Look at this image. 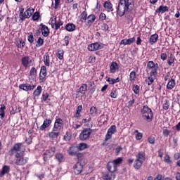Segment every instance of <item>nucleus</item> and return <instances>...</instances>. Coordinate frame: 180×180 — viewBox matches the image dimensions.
<instances>
[{"mask_svg": "<svg viewBox=\"0 0 180 180\" xmlns=\"http://www.w3.org/2000/svg\"><path fill=\"white\" fill-rule=\"evenodd\" d=\"M22 108L20 107H13V110L11 112V115H15V113H20Z\"/></svg>", "mask_w": 180, "mask_h": 180, "instance_id": "obj_42", "label": "nucleus"}, {"mask_svg": "<svg viewBox=\"0 0 180 180\" xmlns=\"http://www.w3.org/2000/svg\"><path fill=\"white\" fill-rule=\"evenodd\" d=\"M43 156V160L45 162H47V161L51 158V155H49L47 152H45Z\"/></svg>", "mask_w": 180, "mask_h": 180, "instance_id": "obj_44", "label": "nucleus"}, {"mask_svg": "<svg viewBox=\"0 0 180 180\" xmlns=\"http://www.w3.org/2000/svg\"><path fill=\"white\" fill-rule=\"evenodd\" d=\"M57 57L59 60H63L64 58V51L58 50Z\"/></svg>", "mask_w": 180, "mask_h": 180, "instance_id": "obj_47", "label": "nucleus"}, {"mask_svg": "<svg viewBox=\"0 0 180 180\" xmlns=\"http://www.w3.org/2000/svg\"><path fill=\"white\" fill-rule=\"evenodd\" d=\"M112 162L114 165H115V167H117V165H120V164L123 162V158H118L114 160Z\"/></svg>", "mask_w": 180, "mask_h": 180, "instance_id": "obj_39", "label": "nucleus"}, {"mask_svg": "<svg viewBox=\"0 0 180 180\" xmlns=\"http://www.w3.org/2000/svg\"><path fill=\"white\" fill-rule=\"evenodd\" d=\"M134 133L135 134L136 133V140H141L143 139V133L139 132V130H137V129H136L134 131Z\"/></svg>", "mask_w": 180, "mask_h": 180, "instance_id": "obj_43", "label": "nucleus"}, {"mask_svg": "<svg viewBox=\"0 0 180 180\" xmlns=\"http://www.w3.org/2000/svg\"><path fill=\"white\" fill-rule=\"evenodd\" d=\"M125 6H127V12L131 11V10L134 8V0H122Z\"/></svg>", "mask_w": 180, "mask_h": 180, "instance_id": "obj_9", "label": "nucleus"}, {"mask_svg": "<svg viewBox=\"0 0 180 180\" xmlns=\"http://www.w3.org/2000/svg\"><path fill=\"white\" fill-rule=\"evenodd\" d=\"M103 6L105 9H106L107 12H113V5L112 4V3H110V1H106L103 4Z\"/></svg>", "mask_w": 180, "mask_h": 180, "instance_id": "obj_22", "label": "nucleus"}, {"mask_svg": "<svg viewBox=\"0 0 180 180\" xmlns=\"http://www.w3.org/2000/svg\"><path fill=\"white\" fill-rule=\"evenodd\" d=\"M78 151H79L78 149V146H72L68 148V153L69 155L75 156L77 155Z\"/></svg>", "mask_w": 180, "mask_h": 180, "instance_id": "obj_11", "label": "nucleus"}, {"mask_svg": "<svg viewBox=\"0 0 180 180\" xmlns=\"http://www.w3.org/2000/svg\"><path fill=\"white\" fill-rule=\"evenodd\" d=\"M169 8L165 6H160L158 9L155 10L156 13H165V12H168Z\"/></svg>", "mask_w": 180, "mask_h": 180, "instance_id": "obj_24", "label": "nucleus"}, {"mask_svg": "<svg viewBox=\"0 0 180 180\" xmlns=\"http://www.w3.org/2000/svg\"><path fill=\"white\" fill-rule=\"evenodd\" d=\"M136 41V37L129 38L128 39H122L120 41V44H123L124 46L130 45L132 43H134Z\"/></svg>", "mask_w": 180, "mask_h": 180, "instance_id": "obj_17", "label": "nucleus"}, {"mask_svg": "<svg viewBox=\"0 0 180 180\" xmlns=\"http://www.w3.org/2000/svg\"><path fill=\"white\" fill-rule=\"evenodd\" d=\"M87 90H88V84H82L80 88L78 89V92L82 94V95H85Z\"/></svg>", "mask_w": 180, "mask_h": 180, "instance_id": "obj_28", "label": "nucleus"}, {"mask_svg": "<svg viewBox=\"0 0 180 180\" xmlns=\"http://www.w3.org/2000/svg\"><path fill=\"white\" fill-rule=\"evenodd\" d=\"M117 70H119V65L116 62L111 63V65L110 66V72L111 74H115Z\"/></svg>", "mask_w": 180, "mask_h": 180, "instance_id": "obj_23", "label": "nucleus"}, {"mask_svg": "<svg viewBox=\"0 0 180 180\" xmlns=\"http://www.w3.org/2000/svg\"><path fill=\"white\" fill-rule=\"evenodd\" d=\"M164 162L169 165L172 164V160H171V157L169 156V155H165L164 158Z\"/></svg>", "mask_w": 180, "mask_h": 180, "instance_id": "obj_40", "label": "nucleus"}, {"mask_svg": "<svg viewBox=\"0 0 180 180\" xmlns=\"http://www.w3.org/2000/svg\"><path fill=\"white\" fill-rule=\"evenodd\" d=\"M30 75H36L37 74V70H36V68H32L30 71Z\"/></svg>", "mask_w": 180, "mask_h": 180, "instance_id": "obj_62", "label": "nucleus"}, {"mask_svg": "<svg viewBox=\"0 0 180 180\" xmlns=\"http://www.w3.org/2000/svg\"><path fill=\"white\" fill-rule=\"evenodd\" d=\"M19 88L20 89H22V91H25L26 92H27V91H33V89H34V88H36V86L30 85L27 83L25 84H20Z\"/></svg>", "mask_w": 180, "mask_h": 180, "instance_id": "obj_10", "label": "nucleus"}, {"mask_svg": "<svg viewBox=\"0 0 180 180\" xmlns=\"http://www.w3.org/2000/svg\"><path fill=\"white\" fill-rule=\"evenodd\" d=\"M143 161L137 160V159H136L134 162V168H135V169H140L141 165H143Z\"/></svg>", "mask_w": 180, "mask_h": 180, "instance_id": "obj_34", "label": "nucleus"}, {"mask_svg": "<svg viewBox=\"0 0 180 180\" xmlns=\"http://www.w3.org/2000/svg\"><path fill=\"white\" fill-rule=\"evenodd\" d=\"M163 109L165 110H168V109H169V101H168V100L165 101V103H163Z\"/></svg>", "mask_w": 180, "mask_h": 180, "instance_id": "obj_51", "label": "nucleus"}, {"mask_svg": "<svg viewBox=\"0 0 180 180\" xmlns=\"http://www.w3.org/2000/svg\"><path fill=\"white\" fill-rule=\"evenodd\" d=\"M142 113V117L144 120H146L148 123L153 122V117H154V114L153 113V110L148 107V105H143L141 110Z\"/></svg>", "mask_w": 180, "mask_h": 180, "instance_id": "obj_2", "label": "nucleus"}, {"mask_svg": "<svg viewBox=\"0 0 180 180\" xmlns=\"http://www.w3.org/2000/svg\"><path fill=\"white\" fill-rule=\"evenodd\" d=\"M44 63L46 67H50V56L49 53H46L44 56Z\"/></svg>", "mask_w": 180, "mask_h": 180, "instance_id": "obj_36", "label": "nucleus"}, {"mask_svg": "<svg viewBox=\"0 0 180 180\" xmlns=\"http://www.w3.org/2000/svg\"><path fill=\"white\" fill-rule=\"evenodd\" d=\"M83 169L84 167H82V166H81L79 163H76L73 167L74 173L75 174V175H79V174L82 172Z\"/></svg>", "mask_w": 180, "mask_h": 180, "instance_id": "obj_16", "label": "nucleus"}, {"mask_svg": "<svg viewBox=\"0 0 180 180\" xmlns=\"http://www.w3.org/2000/svg\"><path fill=\"white\" fill-rule=\"evenodd\" d=\"M155 65H157V63H155L154 61L153 60L148 61L147 64V67L148 68H150V70L151 68H154Z\"/></svg>", "mask_w": 180, "mask_h": 180, "instance_id": "obj_48", "label": "nucleus"}, {"mask_svg": "<svg viewBox=\"0 0 180 180\" xmlns=\"http://www.w3.org/2000/svg\"><path fill=\"white\" fill-rule=\"evenodd\" d=\"M103 178L105 180H115V178H116V175L115 174V173L106 172L103 174Z\"/></svg>", "mask_w": 180, "mask_h": 180, "instance_id": "obj_19", "label": "nucleus"}, {"mask_svg": "<svg viewBox=\"0 0 180 180\" xmlns=\"http://www.w3.org/2000/svg\"><path fill=\"white\" fill-rule=\"evenodd\" d=\"M101 30H103V32H108L109 30V26L106 23H103L101 25Z\"/></svg>", "mask_w": 180, "mask_h": 180, "instance_id": "obj_57", "label": "nucleus"}, {"mask_svg": "<svg viewBox=\"0 0 180 180\" xmlns=\"http://www.w3.org/2000/svg\"><path fill=\"white\" fill-rule=\"evenodd\" d=\"M155 77H154V76H151L150 75L149 77H148V85L150 86V85H153V82H154V79Z\"/></svg>", "mask_w": 180, "mask_h": 180, "instance_id": "obj_54", "label": "nucleus"}, {"mask_svg": "<svg viewBox=\"0 0 180 180\" xmlns=\"http://www.w3.org/2000/svg\"><path fill=\"white\" fill-rule=\"evenodd\" d=\"M81 19H82L83 20H85V22H86L87 18H88V13H86V11H83L81 14Z\"/></svg>", "mask_w": 180, "mask_h": 180, "instance_id": "obj_55", "label": "nucleus"}, {"mask_svg": "<svg viewBox=\"0 0 180 180\" xmlns=\"http://www.w3.org/2000/svg\"><path fill=\"white\" fill-rule=\"evenodd\" d=\"M47 99H49V93H47V92L43 93L42 101H44V102H46V101H47Z\"/></svg>", "mask_w": 180, "mask_h": 180, "instance_id": "obj_61", "label": "nucleus"}, {"mask_svg": "<svg viewBox=\"0 0 180 180\" xmlns=\"http://www.w3.org/2000/svg\"><path fill=\"white\" fill-rule=\"evenodd\" d=\"M110 96L111 98L116 99V98H117V91H116V90L111 91Z\"/></svg>", "mask_w": 180, "mask_h": 180, "instance_id": "obj_60", "label": "nucleus"}, {"mask_svg": "<svg viewBox=\"0 0 180 180\" xmlns=\"http://www.w3.org/2000/svg\"><path fill=\"white\" fill-rule=\"evenodd\" d=\"M22 146H23V143H17L14 144L13 146L9 150L11 155H13L14 154L15 155H16L18 153H22V151H20V148H22Z\"/></svg>", "mask_w": 180, "mask_h": 180, "instance_id": "obj_5", "label": "nucleus"}, {"mask_svg": "<svg viewBox=\"0 0 180 180\" xmlns=\"http://www.w3.org/2000/svg\"><path fill=\"white\" fill-rule=\"evenodd\" d=\"M40 26H41L42 36H44V37H47L49 34H50V30H49V27L43 25V23L40 24Z\"/></svg>", "mask_w": 180, "mask_h": 180, "instance_id": "obj_18", "label": "nucleus"}, {"mask_svg": "<svg viewBox=\"0 0 180 180\" xmlns=\"http://www.w3.org/2000/svg\"><path fill=\"white\" fill-rule=\"evenodd\" d=\"M55 158L60 164V162H64V155H63V153H56Z\"/></svg>", "mask_w": 180, "mask_h": 180, "instance_id": "obj_33", "label": "nucleus"}, {"mask_svg": "<svg viewBox=\"0 0 180 180\" xmlns=\"http://www.w3.org/2000/svg\"><path fill=\"white\" fill-rule=\"evenodd\" d=\"M63 25H64V22L61 21V20H59V21L56 24V27H55L56 30H58L60 29V26H63Z\"/></svg>", "mask_w": 180, "mask_h": 180, "instance_id": "obj_53", "label": "nucleus"}, {"mask_svg": "<svg viewBox=\"0 0 180 180\" xmlns=\"http://www.w3.org/2000/svg\"><path fill=\"white\" fill-rule=\"evenodd\" d=\"M46 75H47V69L46 68V66H41L40 74H39V80L40 81H45L46 80Z\"/></svg>", "mask_w": 180, "mask_h": 180, "instance_id": "obj_12", "label": "nucleus"}, {"mask_svg": "<svg viewBox=\"0 0 180 180\" xmlns=\"http://www.w3.org/2000/svg\"><path fill=\"white\" fill-rule=\"evenodd\" d=\"M9 172H11V167L8 165H4L3 166L2 169L0 172V176L2 177L4 175H6V174H9Z\"/></svg>", "mask_w": 180, "mask_h": 180, "instance_id": "obj_21", "label": "nucleus"}, {"mask_svg": "<svg viewBox=\"0 0 180 180\" xmlns=\"http://www.w3.org/2000/svg\"><path fill=\"white\" fill-rule=\"evenodd\" d=\"M91 134H92V129L89 128H86L82 131L79 134V139L82 141H85V140H88Z\"/></svg>", "mask_w": 180, "mask_h": 180, "instance_id": "obj_3", "label": "nucleus"}, {"mask_svg": "<svg viewBox=\"0 0 180 180\" xmlns=\"http://www.w3.org/2000/svg\"><path fill=\"white\" fill-rule=\"evenodd\" d=\"M59 135H60V131H53L48 134L49 137H50L51 139H57V137H58Z\"/></svg>", "mask_w": 180, "mask_h": 180, "instance_id": "obj_35", "label": "nucleus"}, {"mask_svg": "<svg viewBox=\"0 0 180 180\" xmlns=\"http://www.w3.org/2000/svg\"><path fill=\"white\" fill-rule=\"evenodd\" d=\"M162 133L165 137H168V136H169V133H171V131L167 129H163Z\"/></svg>", "mask_w": 180, "mask_h": 180, "instance_id": "obj_63", "label": "nucleus"}, {"mask_svg": "<svg viewBox=\"0 0 180 180\" xmlns=\"http://www.w3.org/2000/svg\"><path fill=\"white\" fill-rule=\"evenodd\" d=\"M77 164H79V165H81V167L84 168V167H85V165H86V160H85L84 158L80 159L79 160H78Z\"/></svg>", "mask_w": 180, "mask_h": 180, "instance_id": "obj_46", "label": "nucleus"}, {"mask_svg": "<svg viewBox=\"0 0 180 180\" xmlns=\"http://www.w3.org/2000/svg\"><path fill=\"white\" fill-rule=\"evenodd\" d=\"M107 169L109 172L115 173L117 171V166L115 165L112 162H108L107 164Z\"/></svg>", "mask_w": 180, "mask_h": 180, "instance_id": "obj_14", "label": "nucleus"}, {"mask_svg": "<svg viewBox=\"0 0 180 180\" xmlns=\"http://www.w3.org/2000/svg\"><path fill=\"white\" fill-rule=\"evenodd\" d=\"M99 49H102V46L98 43H93L88 46V50H89V51H96V50H99Z\"/></svg>", "mask_w": 180, "mask_h": 180, "instance_id": "obj_15", "label": "nucleus"}, {"mask_svg": "<svg viewBox=\"0 0 180 180\" xmlns=\"http://www.w3.org/2000/svg\"><path fill=\"white\" fill-rule=\"evenodd\" d=\"M27 40L30 44L34 43V37L33 36V32H29L27 34Z\"/></svg>", "mask_w": 180, "mask_h": 180, "instance_id": "obj_37", "label": "nucleus"}, {"mask_svg": "<svg viewBox=\"0 0 180 180\" xmlns=\"http://www.w3.org/2000/svg\"><path fill=\"white\" fill-rule=\"evenodd\" d=\"M76 157L78 161H79V160H82L84 158V153H77L76 154Z\"/></svg>", "mask_w": 180, "mask_h": 180, "instance_id": "obj_59", "label": "nucleus"}, {"mask_svg": "<svg viewBox=\"0 0 180 180\" xmlns=\"http://www.w3.org/2000/svg\"><path fill=\"white\" fill-rule=\"evenodd\" d=\"M136 157L138 161H142V162L146 161V153L144 152H139Z\"/></svg>", "mask_w": 180, "mask_h": 180, "instance_id": "obj_25", "label": "nucleus"}, {"mask_svg": "<svg viewBox=\"0 0 180 180\" xmlns=\"http://www.w3.org/2000/svg\"><path fill=\"white\" fill-rule=\"evenodd\" d=\"M174 58H172V55H171L168 58L167 63L169 64V65H172V64H174Z\"/></svg>", "mask_w": 180, "mask_h": 180, "instance_id": "obj_58", "label": "nucleus"}, {"mask_svg": "<svg viewBox=\"0 0 180 180\" xmlns=\"http://www.w3.org/2000/svg\"><path fill=\"white\" fill-rule=\"evenodd\" d=\"M133 91L136 95H139L140 93V86L139 85H134Z\"/></svg>", "mask_w": 180, "mask_h": 180, "instance_id": "obj_49", "label": "nucleus"}, {"mask_svg": "<svg viewBox=\"0 0 180 180\" xmlns=\"http://www.w3.org/2000/svg\"><path fill=\"white\" fill-rule=\"evenodd\" d=\"M126 12H127V7L123 3L122 0H120L117 6V15L122 18V16H124Z\"/></svg>", "mask_w": 180, "mask_h": 180, "instance_id": "obj_4", "label": "nucleus"}, {"mask_svg": "<svg viewBox=\"0 0 180 180\" xmlns=\"http://www.w3.org/2000/svg\"><path fill=\"white\" fill-rule=\"evenodd\" d=\"M24 13L25 16L22 15V18H21L22 21L25 20V19H29V18H30V16H32V15L33 14L30 8L27 9L26 11L24 12Z\"/></svg>", "mask_w": 180, "mask_h": 180, "instance_id": "obj_30", "label": "nucleus"}, {"mask_svg": "<svg viewBox=\"0 0 180 180\" xmlns=\"http://www.w3.org/2000/svg\"><path fill=\"white\" fill-rule=\"evenodd\" d=\"M129 79L131 82L136 81V72L134 71L131 72L129 75Z\"/></svg>", "mask_w": 180, "mask_h": 180, "instance_id": "obj_50", "label": "nucleus"}, {"mask_svg": "<svg viewBox=\"0 0 180 180\" xmlns=\"http://www.w3.org/2000/svg\"><path fill=\"white\" fill-rule=\"evenodd\" d=\"M148 141L150 144H155V137L150 136L148 138Z\"/></svg>", "mask_w": 180, "mask_h": 180, "instance_id": "obj_56", "label": "nucleus"}, {"mask_svg": "<svg viewBox=\"0 0 180 180\" xmlns=\"http://www.w3.org/2000/svg\"><path fill=\"white\" fill-rule=\"evenodd\" d=\"M41 86L39 85L37 89L34 91L33 92V99L36 100L37 99V98H39V96H40V94H41Z\"/></svg>", "mask_w": 180, "mask_h": 180, "instance_id": "obj_20", "label": "nucleus"}, {"mask_svg": "<svg viewBox=\"0 0 180 180\" xmlns=\"http://www.w3.org/2000/svg\"><path fill=\"white\" fill-rule=\"evenodd\" d=\"M63 119L58 118L56 120L54 126H53V131H60L61 130V126H63Z\"/></svg>", "mask_w": 180, "mask_h": 180, "instance_id": "obj_8", "label": "nucleus"}, {"mask_svg": "<svg viewBox=\"0 0 180 180\" xmlns=\"http://www.w3.org/2000/svg\"><path fill=\"white\" fill-rule=\"evenodd\" d=\"M44 44V39H43L41 37H39L37 41L36 47H41Z\"/></svg>", "mask_w": 180, "mask_h": 180, "instance_id": "obj_41", "label": "nucleus"}, {"mask_svg": "<svg viewBox=\"0 0 180 180\" xmlns=\"http://www.w3.org/2000/svg\"><path fill=\"white\" fill-rule=\"evenodd\" d=\"M39 18H40V13L39 12H35L33 15H32V20H39Z\"/></svg>", "mask_w": 180, "mask_h": 180, "instance_id": "obj_52", "label": "nucleus"}, {"mask_svg": "<svg viewBox=\"0 0 180 180\" xmlns=\"http://www.w3.org/2000/svg\"><path fill=\"white\" fill-rule=\"evenodd\" d=\"M76 27H77L75 26V25H74V23H68L65 26V30H67V32H74Z\"/></svg>", "mask_w": 180, "mask_h": 180, "instance_id": "obj_32", "label": "nucleus"}, {"mask_svg": "<svg viewBox=\"0 0 180 180\" xmlns=\"http://www.w3.org/2000/svg\"><path fill=\"white\" fill-rule=\"evenodd\" d=\"M21 63L24 68L33 66V61L29 56H24L21 58Z\"/></svg>", "mask_w": 180, "mask_h": 180, "instance_id": "obj_6", "label": "nucleus"}, {"mask_svg": "<svg viewBox=\"0 0 180 180\" xmlns=\"http://www.w3.org/2000/svg\"><path fill=\"white\" fill-rule=\"evenodd\" d=\"M158 41V34H153L150 37L149 43L153 45Z\"/></svg>", "mask_w": 180, "mask_h": 180, "instance_id": "obj_27", "label": "nucleus"}, {"mask_svg": "<svg viewBox=\"0 0 180 180\" xmlns=\"http://www.w3.org/2000/svg\"><path fill=\"white\" fill-rule=\"evenodd\" d=\"M100 20H105L106 19V14L101 13L99 15Z\"/></svg>", "mask_w": 180, "mask_h": 180, "instance_id": "obj_64", "label": "nucleus"}, {"mask_svg": "<svg viewBox=\"0 0 180 180\" xmlns=\"http://www.w3.org/2000/svg\"><path fill=\"white\" fill-rule=\"evenodd\" d=\"M51 120L46 118L44 121L43 124L39 127V130L41 131H44L47 127H50V124H51Z\"/></svg>", "mask_w": 180, "mask_h": 180, "instance_id": "obj_13", "label": "nucleus"}, {"mask_svg": "<svg viewBox=\"0 0 180 180\" xmlns=\"http://www.w3.org/2000/svg\"><path fill=\"white\" fill-rule=\"evenodd\" d=\"M176 83H175V79H170L167 83V89H174V87L175 86Z\"/></svg>", "mask_w": 180, "mask_h": 180, "instance_id": "obj_31", "label": "nucleus"}, {"mask_svg": "<svg viewBox=\"0 0 180 180\" xmlns=\"http://www.w3.org/2000/svg\"><path fill=\"white\" fill-rule=\"evenodd\" d=\"M158 68H159L158 63H156V65L155 68H150V70H152L150 73V75L155 78V77H157V74H158Z\"/></svg>", "mask_w": 180, "mask_h": 180, "instance_id": "obj_26", "label": "nucleus"}, {"mask_svg": "<svg viewBox=\"0 0 180 180\" xmlns=\"http://www.w3.org/2000/svg\"><path fill=\"white\" fill-rule=\"evenodd\" d=\"M15 158L14 164L18 167H23V165H26L29 162V158L25 157V151L17 153L15 155Z\"/></svg>", "mask_w": 180, "mask_h": 180, "instance_id": "obj_1", "label": "nucleus"}, {"mask_svg": "<svg viewBox=\"0 0 180 180\" xmlns=\"http://www.w3.org/2000/svg\"><path fill=\"white\" fill-rule=\"evenodd\" d=\"M116 125H112L107 131V134L105 135V140L108 141V140H110L112 139V135L116 133Z\"/></svg>", "mask_w": 180, "mask_h": 180, "instance_id": "obj_7", "label": "nucleus"}, {"mask_svg": "<svg viewBox=\"0 0 180 180\" xmlns=\"http://www.w3.org/2000/svg\"><path fill=\"white\" fill-rule=\"evenodd\" d=\"M77 148H78L79 151H83V150L88 148V145L84 143H80L77 146Z\"/></svg>", "mask_w": 180, "mask_h": 180, "instance_id": "obj_38", "label": "nucleus"}, {"mask_svg": "<svg viewBox=\"0 0 180 180\" xmlns=\"http://www.w3.org/2000/svg\"><path fill=\"white\" fill-rule=\"evenodd\" d=\"M98 112V109L96 108V107L95 106H92L91 108H90V114L92 115V116H95L96 115Z\"/></svg>", "mask_w": 180, "mask_h": 180, "instance_id": "obj_45", "label": "nucleus"}, {"mask_svg": "<svg viewBox=\"0 0 180 180\" xmlns=\"http://www.w3.org/2000/svg\"><path fill=\"white\" fill-rule=\"evenodd\" d=\"M95 19H96V17L94 14H91L87 17V20L85 21V23H87L88 25H92L95 22Z\"/></svg>", "mask_w": 180, "mask_h": 180, "instance_id": "obj_29", "label": "nucleus"}]
</instances>
